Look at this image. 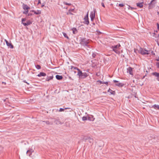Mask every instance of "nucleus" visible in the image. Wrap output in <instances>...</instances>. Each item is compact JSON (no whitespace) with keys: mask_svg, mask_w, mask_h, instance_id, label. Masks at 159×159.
I'll use <instances>...</instances> for the list:
<instances>
[{"mask_svg":"<svg viewBox=\"0 0 159 159\" xmlns=\"http://www.w3.org/2000/svg\"><path fill=\"white\" fill-rule=\"evenodd\" d=\"M44 6V4L42 5L41 7H43Z\"/></svg>","mask_w":159,"mask_h":159,"instance_id":"obj_48","label":"nucleus"},{"mask_svg":"<svg viewBox=\"0 0 159 159\" xmlns=\"http://www.w3.org/2000/svg\"><path fill=\"white\" fill-rule=\"evenodd\" d=\"M69 78L71 80H74V79H72V78H71V77H70V76H69Z\"/></svg>","mask_w":159,"mask_h":159,"instance_id":"obj_43","label":"nucleus"},{"mask_svg":"<svg viewBox=\"0 0 159 159\" xmlns=\"http://www.w3.org/2000/svg\"><path fill=\"white\" fill-rule=\"evenodd\" d=\"M35 67L37 69L39 70L41 69V66L39 65H37L35 66Z\"/></svg>","mask_w":159,"mask_h":159,"instance_id":"obj_28","label":"nucleus"},{"mask_svg":"<svg viewBox=\"0 0 159 159\" xmlns=\"http://www.w3.org/2000/svg\"><path fill=\"white\" fill-rule=\"evenodd\" d=\"M64 108H60L59 110V111L60 112L63 111H64Z\"/></svg>","mask_w":159,"mask_h":159,"instance_id":"obj_33","label":"nucleus"},{"mask_svg":"<svg viewBox=\"0 0 159 159\" xmlns=\"http://www.w3.org/2000/svg\"><path fill=\"white\" fill-rule=\"evenodd\" d=\"M133 68L131 67H129L127 68V73H129L130 75H133L132 70Z\"/></svg>","mask_w":159,"mask_h":159,"instance_id":"obj_9","label":"nucleus"},{"mask_svg":"<svg viewBox=\"0 0 159 159\" xmlns=\"http://www.w3.org/2000/svg\"><path fill=\"white\" fill-rule=\"evenodd\" d=\"M43 122H45L46 123L47 125H49L50 124V123L48 121H43Z\"/></svg>","mask_w":159,"mask_h":159,"instance_id":"obj_32","label":"nucleus"},{"mask_svg":"<svg viewBox=\"0 0 159 159\" xmlns=\"http://www.w3.org/2000/svg\"><path fill=\"white\" fill-rule=\"evenodd\" d=\"M2 84H6V83H5V82H2Z\"/></svg>","mask_w":159,"mask_h":159,"instance_id":"obj_50","label":"nucleus"},{"mask_svg":"<svg viewBox=\"0 0 159 159\" xmlns=\"http://www.w3.org/2000/svg\"><path fill=\"white\" fill-rule=\"evenodd\" d=\"M32 15V13H29L28 14V16H31Z\"/></svg>","mask_w":159,"mask_h":159,"instance_id":"obj_44","label":"nucleus"},{"mask_svg":"<svg viewBox=\"0 0 159 159\" xmlns=\"http://www.w3.org/2000/svg\"><path fill=\"white\" fill-rule=\"evenodd\" d=\"M41 0H38V4H40L41 3V1H40Z\"/></svg>","mask_w":159,"mask_h":159,"instance_id":"obj_42","label":"nucleus"},{"mask_svg":"<svg viewBox=\"0 0 159 159\" xmlns=\"http://www.w3.org/2000/svg\"><path fill=\"white\" fill-rule=\"evenodd\" d=\"M157 28L158 30H159V24L158 23H157Z\"/></svg>","mask_w":159,"mask_h":159,"instance_id":"obj_40","label":"nucleus"},{"mask_svg":"<svg viewBox=\"0 0 159 159\" xmlns=\"http://www.w3.org/2000/svg\"><path fill=\"white\" fill-rule=\"evenodd\" d=\"M66 14L68 15L69 14L73 15V14L71 12V10H69L68 12H66Z\"/></svg>","mask_w":159,"mask_h":159,"instance_id":"obj_25","label":"nucleus"},{"mask_svg":"<svg viewBox=\"0 0 159 159\" xmlns=\"http://www.w3.org/2000/svg\"><path fill=\"white\" fill-rule=\"evenodd\" d=\"M33 152V150H28L27 151L26 153L29 156L32 154V153Z\"/></svg>","mask_w":159,"mask_h":159,"instance_id":"obj_19","label":"nucleus"},{"mask_svg":"<svg viewBox=\"0 0 159 159\" xmlns=\"http://www.w3.org/2000/svg\"><path fill=\"white\" fill-rule=\"evenodd\" d=\"M152 75L157 77V80L159 81V73L155 72L152 73Z\"/></svg>","mask_w":159,"mask_h":159,"instance_id":"obj_11","label":"nucleus"},{"mask_svg":"<svg viewBox=\"0 0 159 159\" xmlns=\"http://www.w3.org/2000/svg\"><path fill=\"white\" fill-rule=\"evenodd\" d=\"M69 10H71V11H74V9H70Z\"/></svg>","mask_w":159,"mask_h":159,"instance_id":"obj_45","label":"nucleus"},{"mask_svg":"<svg viewBox=\"0 0 159 159\" xmlns=\"http://www.w3.org/2000/svg\"><path fill=\"white\" fill-rule=\"evenodd\" d=\"M77 67H75L73 66H71V69L72 70V71H74L75 70H77Z\"/></svg>","mask_w":159,"mask_h":159,"instance_id":"obj_23","label":"nucleus"},{"mask_svg":"<svg viewBox=\"0 0 159 159\" xmlns=\"http://www.w3.org/2000/svg\"><path fill=\"white\" fill-rule=\"evenodd\" d=\"M92 56L93 58H95L96 56V54L95 53H93Z\"/></svg>","mask_w":159,"mask_h":159,"instance_id":"obj_34","label":"nucleus"},{"mask_svg":"<svg viewBox=\"0 0 159 159\" xmlns=\"http://www.w3.org/2000/svg\"><path fill=\"white\" fill-rule=\"evenodd\" d=\"M36 15H39L41 14V11L40 10H38L36 11Z\"/></svg>","mask_w":159,"mask_h":159,"instance_id":"obj_26","label":"nucleus"},{"mask_svg":"<svg viewBox=\"0 0 159 159\" xmlns=\"http://www.w3.org/2000/svg\"><path fill=\"white\" fill-rule=\"evenodd\" d=\"M89 43V40L85 38H80V44L84 47L86 46L89 48H90V46L88 45Z\"/></svg>","mask_w":159,"mask_h":159,"instance_id":"obj_1","label":"nucleus"},{"mask_svg":"<svg viewBox=\"0 0 159 159\" xmlns=\"http://www.w3.org/2000/svg\"><path fill=\"white\" fill-rule=\"evenodd\" d=\"M24 82L25 83H27L26 82H25V81H24Z\"/></svg>","mask_w":159,"mask_h":159,"instance_id":"obj_54","label":"nucleus"},{"mask_svg":"<svg viewBox=\"0 0 159 159\" xmlns=\"http://www.w3.org/2000/svg\"><path fill=\"white\" fill-rule=\"evenodd\" d=\"M22 6H23V8L25 10H28V9H30V7L26 4H23Z\"/></svg>","mask_w":159,"mask_h":159,"instance_id":"obj_12","label":"nucleus"},{"mask_svg":"<svg viewBox=\"0 0 159 159\" xmlns=\"http://www.w3.org/2000/svg\"><path fill=\"white\" fill-rule=\"evenodd\" d=\"M72 30L73 31V33L74 34H76L77 32V30L76 29V28H73L72 29Z\"/></svg>","mask_w":159,"mask_h":159,"instance_id":"obj_17","label":"nucleus"},{"mask_svg":"<svg viewBox=\"0 0 159 159\" xmlns=\"http://www.w3.org/2000/svg\"><path fill=\"white\" fill-rule=\"evenodd\" d=\"M26 19L25 18H22V19H21V21H22V22L21 23H23L24 21H25L26 20Z\"/></svg>","mask_w":159,"mask_h":159,"instance_id":"obj_36","label":"nucleus"},{"mask_svg":"<svg viewBox=\"0 0 159 159\" xmlns=\"http://www.w3.org/2000/svg\"><path fill=\"white\" fill-rule=\"evenodd\" d=\"M5 41L6 42L7 45V46L11 48H13V46L11 43H9L8 42L6 39H5Z\"/></svg>","mask_w":159,"mask_h":159,"instance_id":"obj_10","label":"nucleus"},{"mask_svg":"<svg viewBox=\"0 0 159 159\" xmlns=\"http://www.w3.org/2000/svg\"><path fill=\"white\" fill-rule=\"evenodd\" d=\"M84 139L86 141H88L91 143L93 144V139L87 136L84 137Z\"/></svg>","mask_w":159,"mask_h":159,"instance_id":"obj_4","label":"nucleus"},{"mask_svg":"<svg viewBox=\"0 0 159 159\" xmlns=\"http://www.w3.org/2000/svg\"><path fill=\"white\" fill-rule=\"evenodd\" d=\"M56 78L59 80H61L63 78V77L61 75H57L56 76Z\"/></svg>","mask_w":159,"mask_h":159,"instance_id":"obj_14","label":"nucleus"},{"mask_svg":"<svg viewBox=\"0 0 159 159\" xmlns=\"http://www.w3.org/2000/svg\"><path fill=\"white\" fill-rule=\"evenodd\" d=\"M25 11L23 12V13L25 14H27L28 12V10H25Z\"/></svg>","mask_w":159,"mask_h":159,"instance_id":"obj_30","label":"nucleus"},{"mask_svg":"<svg viewBox=\"0 0 159 159\" xmlns=\"http://www.w3.org/2000/svg\"><path fill=\"white\" fill-rule=\"evenodd\" d=\"M88 76L86 72H82V74L79 75V78L82 79H84L86 78Z\"/></svg>","mask_w":159,"mask_h":159,"instance_id":"obj_5","label":"nucleus"},{"mask_svg":"<svg viewBox=\"0 0 159 159\" xmlns=\"http://www.w3.org/2000/svg\"><path fill=\"white\" fill-rule=\"evenodd\" d=\"M101 5H102V6L103 7H105V5H104V4L103 2H102L101 3Z\"/></svg>","mask_w":159,"mask_h":159,"instance_id":"obj_41","label":"nucleus"},{"mask_svg":"<svg viewBox=\"0 0 159 159\" xmlns=\"http://www.w3.org/2000/svg\"><path fill=\"white\" fill-rule=\"evenodd\" d=\"M144 78V76L143 77V79Z\"/></svg>","mask_w":159,"mask_h":159,"instance_id":"obj_55","label":"nucleus"},{"mask_svg":"<svg viewBox=\"0 0 159 159\" xmlns=\"http://www.w3.org/2000/svg\"><path fill=\"white\" fill-rule=\"evenodd\" d=\"M64 109H65H65H70V108L67 107V108H65Z\"/></svg>","mask_w":159,"mask_h":159,"instance_id":"obj_46","label":"nucleus"},{"mask_svg":"<svg viewBox=\"0 0 159 159\" xmlns=\"http://www.w3.org/2000/svg\"><path fill=\"white\" fill-rule=\"evenodd\" d=\"M156 60L157 61H159V58H158V59H156Z\"/></svg>","mask_w":159,"mask_h":159,"instance_id":"obj_47","label":"nucleus"},{"mask_svg":"<svg viewBox=\"0 0 159 159\" xmlns=\"http://www.w3.org/2000/svg\"><path fill=\"white\" fill-rule=\"evenodd\" d=\"M53 78V76H47V78L46 79V80L47 81H49L50 80H52Z\"/></svg>","mask_w":159,"mask_h":159,"instance_id":"obj_15","label":"nucleus"},{"mask_svg":"<svg viewBox=\"0 0 159 159\" xmlns=\"http://www.w3.org/2000/svg\"><path fill=\"white\" fill-rule=\"evenodd\" d=\"M124 6V5L122 3H120L119 4V6L120 7H123Z\"/></svg>","mask_w":159,"mask_h":159,"instance_id":"obj_35","label":"nucleus"},{"mask_svg":"<svg viewBox=\"0 0 159 159\" xmlns=\"http://www.w3.org/2000/svg\"><path fill=\"white\" fill-rule=\"evenodd\" d=\"M77 70H78L77 75L79 76L82 74V71H81L78 68H77Z\"/></svg>","mask_w":159,"mask_h":159,"instance_id":"obj_22","label":"nucleus"},{"mask_svg":"<svg viewBox=\"0 0 159 159\" xmlns=\"http://www.w3.org/2000/svg\"><path fill=\"white\" fill-rule=\"evenodd\" d=\"M96 12V10L94 9L93 11H92L91 12L90 15V17L91 20L92 21H93L95 17V13Z\"/></svg>","mask_w":159,"mask_h":159,"instance_id":"obj_7","label":"nucleus"},{"mask_svg":"<svg viewBox=\"0 0 159 159\" xmlns=\"http://www.w3.org/2000/svg\"><path fill=\"white\" fill-rule=\"evenodd\" d=\"M157 67L158 68H159V62H157L156 63Z\"/></svg>","mask_w":159,"mask_h":159,"instance_id":"obj_39","label":"nucleus"},{"mask_svg":"<svg viewBox=\"0 0 159 159\" xmlns=\"http://www.w3.org/2000/svg\"><path fill=\"white\" fill-rule=\"evenodd\" d=\"M90 118V117H89L88 118V119H89V120H91V119H89Z\"/></svg>","mask_w":159,"mask_h":159,"instance_id":"obj_49","label":"nucleus"},{"mask_svg":"<svg viewBox=\"0 0 159 159\" xmlns=\"http://www.w3.org/2000/svg\"><path fill=\"white\" fill-rule=\"evenodd\" d=\"M97 82H99L100 83V84H107V85L108 84V82H105L99 80H98Z\"/></svg>","mask_w":159,"mask_h":159,"instance_id":"obj_18","label":"nucleus"},{"mask_svg":"<svg viewBox=\"0 0 159 159\" xmlns=\"http://www.w3.org/2000/svg\"><path fill=\"white\" fill-rule=\"evenodd\" d=\"M152 107L153 108L159 110V105L155 104L153 105Z\"/></svg>","mask_w":159,"mask_h":159,"instance_id":"obj_16","label":"nucleus"},{"mask_svg":"<svg viewBox=\"0 0 159 159\" xmlns=\"http://www.w3.org/2000/svg\"><path fill=\"white\" fill-rule=\"evenodd\" d=\"M63 34L64 35V36L67 39H69V37H68V36L67 35V34L65 33H64V32H63Z\"/></svg>","mask_w":159,"mask_h":159,"instance_id":"obj_24","label":"nucleus"},{"mask_svg":"<svg viewBox=\"0 0 159 159\" xmlns=\"http://www.w3.org/2000/svg\"><path fill=\"white\" fill-rule=\"evenodd\" d=\"M108 92H109L111 93V94H113V95H115V91H113L111 89H109L108 91Z\"/></svg>","mask_w":159,"mask_h":159,"instance_id":"obj_20","label":"nucleus"},{"mask_svg":"<svg viewBox=\"0 0 159 159\" xmlns=\"http://www.w3.org/2000/svg\"><path fill=\"white\" fill-rule=\"evenodd\" d=\"M22 24H23L25 26H28L27 24L26 23H21Z\"/></svg>","mask_w":159,"mask_h":159,"instance_id":"obj_37","label":"nucleus"},{"mask_svg":"<svg viewBox=\"0 0 159 159\" xmlns=\"http://www.w3.org/2000/svg\"><path fill=\"white\" fill-rule=\"evenodd\" d=\"M26 23L27 24V25H30L31 24L32 22L31 21H30V20H28L27 21Z\"/></svg>","mask_w":159,"mask_h":159,"instance_id":"obj_29","label":"nucleus"},{"mask_svg":"<svg viewBox=\"0 0 159 159\" xmlns=\"http://www.w3.org/2000/svg\"><path fill=\"white\" fill-rule=\"evenodd\" d=\"M87 119V117L86 116H84L82 118V120H86Z\"/></svg>","mask_w":159,"mask_h":159,"instance_id":"obj_31","label":"nucleus"},{"mask_svg":"<svg viewBox=\"0 0 159 159\" xmlns=\"http://www.w3.org/2000/svg\"><path fill=\"white\" fill-rule=\"evenodd\" d=\"M134 52H136V51H135V49H134Z\"/></svg>","mask_w":159,"mask_h":159,"instance_id":"obj_52","label":"nucleus"},{"mask_svg":"<svg viewBox=\"0 0 159 159\" xmlns=\"http://www.w3.org/2000/svg\"><path fill=\"white\" fill-rule=\"evenodd\" d=\"M30 11L32 12H34L35 14H36V11H34V10H32Z\"/></svg>","mask_w":159,"mask_h":159,"instance_id":"obj_38","label":"nucleus"},{"mask_svg":"<svg viewBox=\"0 0 159 159\" xmlns=\"http://www.w3.org/2000/svg\"><path fill=\"white\" fill-rule=\"evenodd\" d=\"M143 3H137L136 4L137 6L138 7H139L140 8H142L143 7Z\"/></svg>","mask_w":159,"mask_h":159,"instance_id":"obj_21","label":"nucleus"},{"mask_svg":"<svg viewBox=\"0 0 159 159\" xmlns=\"http://www.w3.org/2000/svg\"><path fill=\"white\" fill-rule=\"evenodd\" d=\"M157 13L158 15H159V12H157Z\"/></svg>","mask_w":159,"mask_h":159,"instance_id":"obj_51","label":"nucleus"},{"mask_svg":"<svg viewBox=\"0 0 159 159\" xmlns=\"http://www.w3.org/2000/svg\"><path fill=\"white\" fill-rule=\"evenodd\" d=\"M113 81L114 82L116 83V84H115V85L119 87H122L124 85V84H123L121 83H119L118 81H117L116 80H114Z\"/></svg>","mask_w":159,"mask_h":159,"instance_id":"obj_6","label":"nucleus"},{"mask_svg":"<svg viewBox=\"0 0 159 159\" xmlns=\"http://www.w3.org/2000/svg\"><path fill=\"white\" fill-rule=\"evenodd\" d=\"M88 12H87L86 15L84 18V23L85 24L88 25L89 23V18H88Z\"/></svg>","mask_w":159,"mask_h":159,"instance_id":"obj_8","label":"nucleus"},{"mask_svg":"<svg viewBox=\"0 0 159 159\" xmlns=\"http://www.w3.org/2000/svg\"><path fill=\"white\" fill-rule=\"evenodd\" d=\"M74 72L75 73H76V71H74Z\"/></svg>","mask_w":159,"mask_h":159,"instance_id":"obj_53","label":"nucleus"},{"mask_svg":"<svg viewBox=\"0 0 159 159\" xmlns=\"http://www.w3.org/2000/svg\"><path fill=\"white\" fill-rule=\"evenodd\" d=\"M120 44L119 43L116 45H115L111 47V48L112 51H114L117 54H119L120 53Z\"/></svg>","mask_w":159,"mask_h":159,"instance_id":"obj_2","label":"nucleus"},{"mask_svg":"<svg viewBox=\"0 0 159 159\" xmlns=\"http://www.w3.org/2000/svg\"><path fill=\"white\" fill-rule=\"evenodd\" d=\"M138 52L139 53H140L143 55L148 54V50L144 49L141 47H140L139 49L138 50Z\"/></svg>","mask_w":159,"mask_h":159,"instance_id":"obj_3","label":"nucleus"},{"mask_svg":"<svg viewBox=\"0 0 159 159\" xmlns=\"http://www.w3.org/2000/svg\"><path fill=\"white\" fill-rule=\"evenodd\" d=\"M46 75V74L45 73L41 72L37 76L38 77H41V76H45Z\"/></svg>","mask_w":159,"mask_h":159,"instance_id":"obj_13","label":"nucleus"},{"mask_svg":"<svg viewBox=\"0 0 159 159\" xmlns=\"http://www.w3.org/2000/svg\"><path fill=\"white\" fill-rule=\"evenodd\" d=\"M63 3L64 4L67 5L68 6H70L71 5V4L70 3H68L66 2H64Z\"/></svg>","mask_w":159,"mask_h":159,"instance_id":"obj_27","label":"nucleus"}]
</instances>
